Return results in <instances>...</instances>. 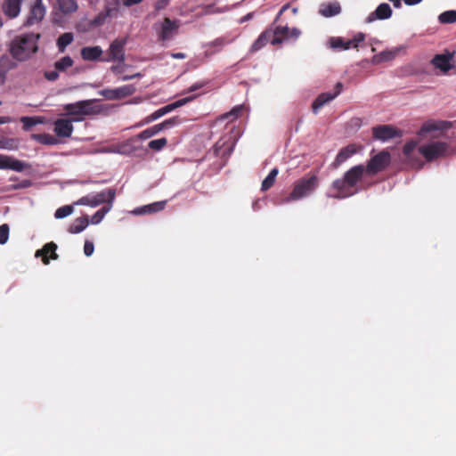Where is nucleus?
I'll list each match as a JSON object with an SVG mask.
<instances>
[{
	"label": "nucleus",
	"mask_w": 456,
	"mask_h": 456,
	"mask_svg": "<svg viewBox=\"0 0 456 456\" xmlns=\"http://www.w3.org/2000/svg\"><path fill=\"white\" fill-rule=\"evenodd\" d=\"M40 34L25 33L16 36L9 44L11 58L17 61H27L37 49Z\"/></svg>",
	"instance_id": "nucleus-1"
},
{
	"label": "nucleus",
	"mask_w": 456,
	"mask_h": 456,
	"mask_svg": "<svg viewBox=\"0 0 456 456\" xmlns=\"http://www.w3.org/2000/svg\"><path fill=\"white\" fill-rule=\"evenodd\" d=\"M364 171L365 167L363 165L351 167L345 173L343 178L337 179L332 183V187L337 190V193L330 196L335 199H345L354 195V192L349 190L361 180Z\"/></svg>",
	"instance_id": "nucleus-2"
},
{
	"label": "nucleus",
	"mask_w": 456,
	"mask_h": 456,
	"mask_svg": "<svg viewBox=\"0 0 456 456\" xmlns=\"http://www.w3.org/2000/svg\"><path fill=\"white\" fill-rule=\"evenodd\" d=\"M317 186L318 178L316 175L301 178L295 183L292 191L281 203L289 204L306 198L316 190Z\"/></svg>",
	"instance_id": "nucleus-3"
},
{
	"label": "nucleus",
	"mask_w": 456,
	"mask_h": 456,
	"mask_svg": "<svg viewBox=\"0 0 456 456\" xmlns=\"http://www.w3.org/2000/svg\"><path fill=\"white\" fill-rule=\"evenodd\" d=\"M96 102L95 99L83 100L73 103L64 104L62 109L65 110L66 115L71 116L74 122H80L85 119L86 116H91L99 112V110L93 106Z\"/></svg>",
	"instance_id": "nucleus-4"
},
{
	"label": "nucleus",
	"mask_w": 456,
	"mask_h": 456,
	"mask_svg": "<svg viewBox=\"0 0 456 456\" xmlns=\"http://www.w3.org/2000/svg\"><path fill=\"white\" fill-rule=\"evenodd\" d=\"M115 197V189L109 188L94 194L84 196L74 204L77 206H89L91 208H96L105 202H107L108 205H113Z\"/></svg>",
	"instance_id": "nucleus-5"
},
{
	"label": "nucleus",
	"mask_w": 456,
	"mask_h": 456,
	"mask_svg": "<svg viewBox=\"0 0 456 456\" xmlns=\"http://www.w3.org/2000/svg\"><path fill=\"white\" fill-rule=\"evenodd\" d=\"M418 151L427 161H432L446 156L449 152V145L445 142L431 141L420 145Z\"/></svg>",
	"instance_id": "nucleus-6"
},
{
	"label": "nucleus",
	"mask_w": 456,
	"mask_h": 456,
	"mask_svg": "<svg viewBox=\"0 0 456 456\" xmlns=\"http://www.w3.org/2000/svg\"><path fill=\"white\" fill-rule=\"evenodd\" d=\"M365 35L362 32L357 33L352 39H344L340 37H331L327 44L334 51H346L351 48H357L359 44L363 42Z\"/></svg>",
	"instance_id": "nucleus-7"
},
{
	"label": "nucleus",
	"mask_w": 456,
	"mask_h": 456,
	"mask_svg": "<svg viewBox=\"0 0 456 456\" xmlns=\"http://www.w3.org/2000/svg\"><path fill=\"white\" fill-rule=\"evenodd\" d=\"M391 161V155L387 151H382L374 155L368 161L365 171L370 175L377 174L384 170Z\"/></svg>",
	"instance_id": "nucleus-8"
},
{
	"label": "nucleus",
	"mask_w": 456,
	"mask_h": 456,
	"mask_svg": "<svg viewBox=\"0 0 456 456\" xmlns=\"http://www.w3.org/2000/svg\"><path fill=\"white\" fill-rule=\"evenodd\" d=\"M126 38H117L111 42L108 49V57L102 59V61H118L124 63L126 60L125 45L126 44Z\"/></svg>",
	"instance_id": "nucleus-9"
},
{
	"label": "nucleus",
	"mask_w": 456,
	"mask_h": 456,
	"mask_svg": "<svg viewBox=\"0 0 456 456\" xmlns=\"http://www.w3.org/2000/svg\"><path fill=\"white\" fill-rule=\"evenodd\" d=\"M372 135L375 140L387 142L395 137H401V130L390 125H379L372 128Z\"/></svg>",
	"instance_id": "nucleus-10"
},
{
	"label": "nucleus",
	"mask_w": 456,
	"mask_h": 456,
	"mask_svg": "<svg viewBox=\"0 0 456 456\" xmlns=\"http://www.w3.org/2000/svg\"><path fill=\"white\" fill-rule=\"evenodd\" d=\"M343 90V84L341 82H338L335 85L334 92H326L318 95V97L314 100L312 105L313 112L317 114L321 108H322L325 104L329 103L336 97H338Z\"/></svg>",
	"instance_id": "nucleus-11"
},
{
	"label": "nucleus",
	"mask_w": 456,
	"mask_h": 456,
	"mask_svg": "<svg viewBox=\"0 0 456 456\" xmlns=\"http://www.w3.org/2000/svg\"><path fill=\"white\" fill-rule=\"evenodd\" d=\"M195 98H196V95L187 96V97L179 99L170 104H167V105L157 110L148 118V122L154 121V120L161 118L162 116L173 111L174 110H175L179 107H182V106L187 104L188 102H191Z\"/></svg>",
	"instance_id": "nucleus-12"
},
{
	"label": "nucleus",
	"mask_w": 456,
	"mask_h": 456,
	"mask_svg": "<svg viewBox=\"0 0 456 456\" xmlns=\"http://www.w3.org/2000/svg\"><path fill=\"white\" fill-rule=\"evenodd\" d=\"M71 118H58L53 123V132L57 137L69 138L74 131Z\"/></svg>",
	"instance_id": "nucleus-13"
},
{
	"label": "nucleus",
	"mask_w": 456,
	"mask_h": 456,
	"mask_svg": "<svg viewBox=\"0 0 456 456\" xmlns=\"http://www.w3.org/2000/svg\"><path fill=\"white\" fill-rule=\"evenodd\" d=\"M45 15V7L43 4L42 0H34L33 4L30 7L29 15L25 21V25L32 26L41 21Z\"/></svg>",
	"instance_id": "nucleus-14"
},
{
	"label": "nucleus",
	"mask_w": 456,
	"mask_h": 456,
	"mask_svg": "<svg viewBox=\"0 0 456 456\" xmlns=\"http://www.w3.org/2000/svg\"><path fill=\"white\" fill-rule=\"evenodd\" d=\"M134 151V147L132 145V141L127 140L119 144L102 147L96 150L97 153H114L120 155H129Z\"/></svg>",
	"instance_id": "nucleus-15"
},
{
	"label": "nucleus",
	"mask_w": 456,
	"mask_h": 456,
	"mask_svg": "<svg viewBox=\"0 0 456 456\" xmlns=\"http://www.w3.org/2000/svg\"><path fill=\"white\" fill-rule=\"evenodd\" d=\"M452 60H454L453 53L447 52L446 53L435 55L431 63L443 73H447L453 68Z\"/></svg>",
	"instance_id": "nucleus-16"
},
{
	"label": "nucleus",
	"mask_w": 456,
	"mask_h": 456,
	"mask_svg": "<svg viewBox=\"0 0 456 456\" xmlns=\"http://www.w3.org/2000/svg\"><path fill=\"white\" fill-rule=\"evenodd\" d=\"M393 11L390 5L387 3H382L378 5L376 10L370 12L366 18L367 23H371L377 20H387L392 16Z\"/></svg>",
	"instance_id": "nucleus-17"
},
{
	"label": "nucleus",
	"mask_w": 456,
	"mask_h": 456,
	"mask_svg": "<svg viewBox=\"0 0 456 456\" xmlns=\"http://www.w3.org/2000/svg\"><path fill=\"white\" fill-rule=\"evenodd\" d=\"M179 24L176 20H171L169 18H165L159 32V38L162 41H167L173 37L177 32Z\"/></svg>",
	"instance_id": "nucleus-18"
},
{
	"label": "nucleus",
	"mask_w": 456,
	"mask_h": 456,
	"mask_svg": "<svg viewBox=\"0 0 456 456\" xmlns=\"http://www.w3.org/2000/svg\"><path fill=\"white\" fill-rule=\"evenodd\" d=\"M27 164L10 156L0 155V169H10L22 172Z\"/></svg>",
	"instance_id": "nucleus-19"
},
{
	"label": "nucleus",
	"mask_w": 456,
	"mask_h": 456,
	"mask_svg": "<svg viewBox=\"0 0 456 456\" xmlns=\"http://www.w3.org/2000/svg\"><path fill=\"white\" fill-rule=\"evenodd\" d=\"M16 62L7 54L0 57V85L4 84L7 73L16 68Z\"/></svg>",
	"instance_id": "nucleus-20"
},
{
	"label": "nucleus",
	"mask_w": 456,
	"mask_h": 456,
	"mask_svg": "<svg viewBox=\"0 0 456 456\" xmlns=\"http://www.w3.org/2000/svg\"><path fill=\"white\" fill-rule=\"evenodd\" d=\"M355 153H356V147L354 144H349L346 147L342 148L338 151L334 162L332 163V167L334 168L338 167L341 164L346 162L348 159H350Z\"/></svg>",
	"instance_id": "nucleus-21"
},
{
	"label": "nucleus",
	"mask_w": 456,
	"mask_h": 456,
	"mask_svg": "<svg viewBox=\"0 0 456 456\" xmlns=\"http://www.w3.org/2000/svg\"><path fill=\"white\" fill-rule=\"evenodd\" d=\"M21 2L22 0H4L2 6L4 13L11 19L17 17L20 12Z\"/></svg>",
	"instance_id": "nucleus-22"
},
{
	"label": "nucleus",
	"mask_w": 456,
	"mask_h": 456,
	"mask_svg": "<svg viewBox=\"0 0 456 456\" xmlns=\"http://www.w3.org/2000/svg\"><path fill=\"white\" fill-rule=\"evenodd\" d=\"M103 51L101 46H85L81 49V56L85 61H95L101 60Z\"/></svg>",
	"instance_id": "nucleus-23"
},
{
	"label": "nucleus",
	"mask_w": 456,
	"mask_h": 456,
	"mask_svg": "<svg viewBox=\"0 0 456 456\" xmlns=\"http://www.w3.org/2000/svg\"><path fill=\"white\" fill-rule=\"evenodd\" d=\"M57 248V245L53 242L46 243L43 248L37 250L36 252V256H43V262L45 265L49 264V259L47 257V255L51 253V258L52 259H57L58 256L55 253V250Z\"/></svg>",
	"instance_id": "nucleus-24"
},
{
	"label": "nucleus",
	"mask_w": 456,
	"mask_h": 456,
	"mask_svg": "<svg viewBox=\"0 0 456 456\" xmlns=\"http://www.w3.org/2000/svg\"><path fill=\"white\" fill-rule=\"evenodd\" d=\"M341 12L340 4L338 2H331L321 5L320 13L323 17H333Z\"/></svg>",
	"instance_id": "nucleus-25"
},
{
	"label": "nucleus",
	"mask_w": 456,
	"mask_h": 456,
	"mask_svg": "<svg viewBox=\"0 0 456 456\" xmlns=\"http://www.w3.org/2000/svg\"><path fill=\"white\" fill-rule=\"evenodd\" d=\"M89 224L87 216L77 217L69 226L68 232L71 234H77L82 232Z\"/></svg>",
	"instance_id": "nucleus-26"
},
{
	"label": "nucleus",
	"mask_w": 456,
	"mask_h": 456,
	"mask_svg": "<svg viewBox=\"0 0 456 456\" xmlns=\"http://www.w3.org/2000/svg\"><path fill=\"white\" fill-rule=\"evenodd\" d=\"M273 37V30L272 29H266L264 32L260 34V36L257 37V39L251 45L250 51L251 52H257L261 50L266 44L269 42L271 37Z\"/></svg>",
	"instance_id": "nucleus-27"
},
{
	"label": "nucleus",
	"mask_w": 456,
	"mask_h": 456,
	"mask_svg": "<svg viewBox=\"0 0 456 456\" xmlns=\"http://www.w3.org/2000/svg\"><path fill=\"white\" fill-rule=\"evenodd\" d=\"M56 4L58 6L59 11L63 14L73 13L78 8L76 0H56Z\"/></svg>",
	"instance_id": "nucleus-28"
},
{
	"label": "nucleus",
	"mask_w": 456,
	"mask_h": 456,
	"mask_svg": "<svg viewBox=\"0 0 456 456\" xmlns=\"http://www.w3.org/2000/svg\"><path fill=\"white\" fill-rule=\"evenodd\" d=\"M74 41V34L72 32H65L61 34L56 40L58 52L62 53L66 51L68 45Z\"/></svg>",
	"instance_id": "nucleus-29"
},
{
	"label": "nucleus",
	"mask_w": 456,
	"mask_h": 456,
	"mask_svg": "<svg viewBox=\"0 0 456 456\" xmlns=\"http://www.w3.org/2000/svg\"><path fill=\"white\" fill-rule=\"evenodd\" d=\"M121 0H110L104 10V15L107 18H118L120 15V5Z\"/></svg>",
	"instance_id": "nucleus-30"
},
{
	"label": "nucleus",
	"mask_w": 456,
	"mask_h": 456,
	"mask_svg": "<svg viewBox=\"0 0 456 456\" xmlns=\"http://www.w3.org/2000/svg\"><path fill=\"white\" fill-rule=\"evenodd\" d=\"M33 139L44 145H56L59 143L57 137L45 133L33 134Z\"/></svg>",
	"instance_id": "nucleus-31"
},
{
	"label": "nucleus",
	"mask_w": 456,
	"mask_h": 456,
	"mask_svg": "<svg viewBox=\"0 0 456 456\" xmlns=\"http://www.w3.org/2000/svg\"><path fill=\"white\" fill-rule=\"evenodd\" d=\"M395 52L393 51H383L378 54H375L371 59V63L374 65L380 64L385 61H391L395 58Z\"/></svg>",
	"instance_id": "nucleus-32"
},
{
	"label": "nucleus",
	"mask_w": 456,
	"mask_h": 456,
	"mask_svg": "<svg viewBox=\"0 0 456 456\" xmlns=\"http://www.w3.org/2000/svg\"><path fill=\"white\" fill-rule=\"evenodd\" d=\"M116 100L123 99L134 94L136 88L133 85H125L120 87L114 88Z\"/></svg>",
	"instance_id": "nucleus-33"
},
{
	"label": "nucleus",
	"mask_w": 456,
	"mask_h": 456,
	"mask_svg": "<svg viewBox=\"0 0 456 456\" xmlns=\"http://www.w3.org/2000/svg\"><path fill=\"white\" fill-rule=\"evenodd\" d=\"M278 173H279V170L276 167L273 168L270 171L268 175L262 182L261 190L263 191L269 190L273 185Z\"/></svg>",
	"instance_id": "nucleus-34"
},
{
	"label": "nucleus",
	"mask_w": 456,
	"mask_h": 456,
	"mask_svg": "<svg viewBox=\"0 0 456 456\" xmlns=\"http://www.w3.org/2000/svg\"><path fill=\"white\" fill-rule=\"evenodd\" d=\"M112 208V205H107L102 208L101 209L97 210L93 216L91 217L89 223L93 224H100L102 219L104 218L105 215L110 211Z\"/></svg>",
	"instance_id": "nucleus-35"
},
{
	"label": "nucleus",
	"mask_w": 456,
	"mask_h": 456,
	"mask_svg": "<svg viewBox=\"0 0 456 456\" xmlns=\"http://www.w3.org/2000/svg\"><path fill=\"white\" fill-rule=\"evenodd\" d=\"M438 20L443 24H451L456 22V11L450 10L442 12L438 16Z\"/></svg>",
	"instance_id": "nucleus-36"
},
{
	"label": "nucleus",
	"mask_w": 456,
	"mask_h": 456,
	"mask_svg": "<svg viewBox=\"0 0 456 456\" xmlns=\"http://www.w3.org/2000/svg\"><path fill=\"white\" fill-rule=\"evenodd\" d=\"M442 126L438 124L433 122V121H428L424 123L420 128V130L418 132L419 136H423L426 134H428L433 131L441 130Z\"/></svg>",
	"instance_id": "nucleus-37"
},
{
	"label": "nucleus",
	"mask_w": 456,
	"mask_h": 456,
	"mask_svg": "<svg viewBox=\"0 0 456 456\" xmlns=\"http://www.w3.org/2000/svg\"><path fill=\"white\" fill-rule=\"evenodd\" d=\"M161 126H162V125L157 124L151 127H149V128L143 130L142 132H141L138 134V137L142 140L149 139V138L154 136L155 134H157L159 132H160Z\"/></svg>",
	"instance_id": "nucleus-38"
},
{
	"label": "nucleus",
	"mask_w": 456,
	"mask_h": 456,
	"mask_svg": "<svg viewBox=\"0 0 456 456\" xmlns=\"http://www.w3.org/2000/svg\"><path fill=\"white\" fill-rule=\"evenodd\" d=\"M72 65V58L69 56H64L55 62L54 67L59 71H64L66 69L71 67Z\"/></svg>",
	"instance_id": "nucleus-39"
},
{
	"label": "nucleus",
	"mask_w": 456,
	"mask_h": 456,
	"mask_svg": "<svg viewBox=\"0 0 456 456\" xmlns=\"http://www.w3.org/2000/svg\"><path fill=\"white\" fill-rule=\"evenodd\" d=\"M73 211H74L73 206L65 205V206L59 208L55 211L54 217L56 219H62V218H65V217L70 216L73 213Z\"/></svg>",
	"instance_id": "nucleus-40"
},
{
	"label": "nucleus",
	"mask_w": 456,
	"mask_h": 456,
	"mask_svg": "<svg viewBox=\"0 0 456 456\" xmlns=\"http://www.w3.org/2000/svg\"><path fill=\"white\" fill-rule=\"evenodd\" d=\"M229 43L230 41L226 40L224 37H218L209 43H207L205 47H215L216 48L215 52H219Z\"/></svg>",
	"instance_id": "nucleus-41"
},
{
	"label": "nucleus",
	"mask_w": 456,
	"mask_h": 456,
	"mask_svg": "<svg viewBox=\"0 0 456 456\" xmlns=\"http://www.w3.org/2000/svg\"><path fill=\"white\" fill-rule=\"evenodd\" d=\"M0 149L14 151L18 149V142L15 139H1L0 140Z\"/></svg>",
	"instance_id": "nucleus-42"
},
{
	"label": "nucleus",
	"mask_w": 456,
	"mask_h": 456,
	"mask_svg": "<svg viewBox=\"0 0 456 456\" xmlns=\"http://www.w3.org/2000/svg\"><path fill=\"white\" fill-rule=\"evenodd\" d=\"M20 122L23 125L24 130H28L32 126L41 123L40 120H38L37 118H34V117H22L20 118Z\"/></svg>",
	"instance_id": "nucleus-43"
},
{
	"label": "nucleus",
	"mask_w": 456,
	"mask_h": 456,
	"mask_svg": "<svg viewBox=\"0 0 456 456\" xmlns=\"http://www.w3.org/2000/svg\"><path fill=\"white\" fill-rule=\"evenodd\" d=\"M167 141L166 138H159L156 140H152L149 142L148 146L150 149L154 151H160L167 144Z\"/></svg>",
	"instance_id": "nucleus-44"
},
{
	"label": "nucleus",
	"mask_w": 456,
	"mask_h": 456,
	"mask_svg": "<svg viewBox=\"0 0 456 456\" xmlns=\"http://www.w3.org/2000/svg\"><path fill=\"white\" fill-rule=\"evenodd\" d=\"M167 200L156 201L146 205V208L150 209V213H156L163 210L167 205Z\"/></svg>",
	"instance_id": "nucleus-45"
},
{
	"label": "nucleus",
	"mask_w": 456,
	"mask_h": 456,
	"mask_svg": "<svg viewBox=\"0 0 456 456\" xmlns=\"http://www.w3.org/2000/svg\"><path fill=\"white\" fill-rule=\"evenodd\" d=\"M290 29L288 26H277L274 30H273V34H275L276 36L282 37L285 40L290 38L289 36Z\"/></svg>",
	"instance_id": "nucleus-46"
},
{
	"label": "nucleus",
	"mask_w": 456,
	"mask_h": 456,
	"mask_svg": "<svg viewBox=\"0 0 456 456\" xmlns=\"http://www.w3.org/2000/svg\"><path fill=\"white\" fill-rule=\"evenodd\" d=\"M9 225L7 224H4L0 225V244L4 245L7 242L9 239Z\"/></svg>",
	"instance_id": "nucleus-47"
},
{
	"label": "nucleus",
	"mask_w": 456,
	"mask_h": 456,
	"mask_svg": "<svg viewBox=\"0 0 456 456\" xmlns=\"http://www.w3.org/2000/svg\"><path fill=\"white\" fill-rule=\"evenodd\" d=\"M242 109H243L242 105H238V106L234 107L230 112L224 114L223 118H232V119H235L239 117Z\"/></svg>",
	"instance_id": "nucleus-48"
},
{
	"label": "nucleus",
	"mask_w": 456,
	"mask_h": 456,
	"mask_svg": "<svg viewBox=\"0 0 456 456\" xmlns=\"http://www.w3.org/2000/svg\"><path fill=\"white\" fill-rule=\"evenodd\" d=\"M107 16L104 15V11L97 14L91 21V25L98 27L105 23Z\"/></svg>",
	"instance_id": "nucleus-49"
},
{
	"label": "nucleus",
	"mask_w": 456,
	"mask_h": 456,
	"mask_svg": "<svg viewBox=\"0 0 456 456\" xmlns=\"http://www.w3.org/2000/svg\"><path fill=\"white\" fill-rule=\"evenodd\" d=\"M417 146V142L415 141H410L408 142L405 143V145L403 146V154L406 156V157H409L412 151L415 150Z\"/></svg>",
	"instance_id": "nucleus-50"
},
{
	"label": "nucleus",
	"mask_w": 456,
	"mask_h": 456,
	"mask_svg": "<svg viewBox=\"0 0 456 456\" xmlns=\"http://www.w3.org/2000/svg\"><path fill=\"white\" fill-rule=\"evenodd\" d=\"M98 94L107 100H116L114 89H110V88L102 89V90L99 91Z\"/></svg>",
	"instance_id": "nucleus-51"
},
{
	"label": "nucleus",
	"mask_w": 456,
	"mask_h": 456,
	"mask_svg": "<svg viewBox=\"0 0 456 456\" xmlns=\"http://www.w3.org/2000/svg\"><path fill=\"white\" fill-rule=\"evenodd\" d=\"M53 23L60 27H64L65 20L61 13L54 12L53 15Z\"/></svg>",
	"instance_id": "nucleus-52"
},
{
	"label": "nucleus",
	"mask_w": 456,
	"mask_h": 456,
	"mask_svg": "<svg viewBox=\"0 0 456 456\" xmlns=\"http://www.w3.org/2000/svg\"><path fill=\"white\" fill-rule=\"evenodd\" d=\"M208 84V81H198L192 84L188 89L187 93H193L197 90L203 88Z\"/></svg>",
	"instance_id": "nucleus-53"
},
{
	"label": "nucleus",
	"mask_w": 456,
	"mask_h": 456,
	"mask_svg": "<svg viewBox=\"0 0 456 456\" xmlns=\"http://www.w3.org/2000/svg\"><path fill=\"white\" fill-rule=\"evenodd\" d=\"M94 250V245L92 241L86 240L84 245V253L86 256L93 255Z\"/></svg>",
	"instance_id": "nucleus-54"
},
{
	"label": "nucleus",
	"mask_w": 456,
	"mask_h": 456,
	"mask_svg": "<svg viewBox=\"0 0 456 456\" xmlns=\"http://www.w3.org/2000/svg\"><path fill=\"white\" fill-rule=\"evenodd\" d=\"M177 120H178L177 118H168V119L165 120L164 122L160 123L159 125H162L161 130L174 126L175 125L177 124Z\"/></svg>",
	"instance_id": "nucleus-55"
},
{
	"label": "nucleus",
	"mask_w": 456,
	"mask_h": 456,
	"mask_svg": "<svg viewBox=\"0 0 456 456\" xmlns=\"http://www.w3.org/2000/svg\"><path fill=\"white\" fill-rule=\"evenodd\" d=\"M58 71L59 70H57L56 69H55V70L46 71L45 73V77L49 81H54V80H56L59 77Z\"/></svg>",
	"instance_id": "nucleus-56"
},
{
	"label": "nucleus",
	"mask_w": 456,
	"mask_h": 456,
	"mask_svg": "<svg viewBox=\"0 0 456 456\" xmlns=\"http://www.w3.org/2000/svg\"><path fill=\"white\" fill-rule=\"evenodd\" d=\"M133 213L134 215H145V214H151L150 209L146 208V205L138 207L133 210Z\"/></svg>",
	"instance_id": "nucleus-57"
},
{
	"label": "nucleus",
	"mask_w": 456,
	"mask_h": 456,
	"mask_svg": "<svg viewBox=\"0 0 456 456\" xmlns=\"http://www.w3.org/2000/svg\"><path fill=\"white\" fill-rule=\"evenodd\" d=\"M270 43L273 45L281 44L285 39L281 36H276L275 34H273V37L269 40Z\"/></svg>",
	"instance_id": "nucleus-58"
},
{
	"label": "nucleus",
	"mask_w": 456,
	"mask_h": 456,
	"mask_svg": "<svg viewBox=\"0 0 456 456\" xmlns=\"http://www.w3.org/2000/svg\"><path fill=\"white\" fill-rule=\"evenodd\" d=\"M143 0H124L123 4L126 7H130L134 4L142 3Z\"/></svg>",
	"instance_id": "nucleus-59"
},
{
	"label": "nucleus",
	"mask_w": 456,
	"mask_h": 456,
	"mask_svg": "<svg viewBox=\"0 0 456 456\" xmlns=\"http://www.w3.org/2000/svg\"><path fill=\"white\" fill-rule=\"evenodd\" d=\"M300 34H301V31L297 28H293L289 31L290 37H293L295 39H297L300 36Z\"/></svg>",
	"instance_id": "nucleus-60"
},
{
	"label": "nucleus",
	"mask_w": 456,
	"mask_h": 456,
	"mask_svg": "<svg viewBox=\"0 0 456 456\" xmlns=\"http://www.w3.org/2000/svg\"><path fill=\"white\" fill-rule=\"evenodd\" d=\"M169 0H159L156 4V9L160 10L166 7L168 4Z\"/></svg>",
	"instance_id": "nucleus-61"
},
{
	"label": "nucleus",
	"mask_w": 456,
	"mask_h": 456,
	"mask_svg": "<svg viewBox=\"0 0 456 456\" xmlns=\"http://www.w3.org/2000/svg\"><path fill=\"white\" fill-rule=\"evenodd\" d=\"M110 70L115 73V74H118V73H121L123 71V69L120 65H113L111 68H110Z\"/></svg>",
	"instance_id": "nucleus-62"
},
{
	"label": "nucleus",
	"mask_w": 456,
	"mask_h": 456,
	"mask_svg": "<svg viewBox=\"0 0 456 456\" xmlns=\"http://www.w3.org/2000/svg\"><path fill=\"white\" fill-rule=\"evenodd\" d=\"M171 56L174 58V59H184L186 57V55L183 53H171Z\"/></svg>",
	"instance_id": "nucleus-63"
},
{
	"label": "nucleus",
	"mask_w": 456,
	"mask_h": 456,
	"mask_svg": "<svg viewBox=\"0 0 456 456\" xmlns=\"http://www.w3.org/2000/svg\"><path fill=\"white\" fill-rule=\"evenodd\" d=\"M406 5L411 6L420 3L422 0H403Z\"/></svg>",
	"instance_id": "nucleus-64"
}]
</instances>
